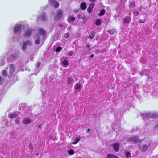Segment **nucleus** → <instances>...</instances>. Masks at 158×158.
I'll list each match as a JSON object with an SVG mask.
<instances>
[{
    "instance_id": "obj_1",
    "label": "nucleus",
    "mask_w": 158,
    "mask_h": 158,
    "mask_svg": "<svg viewBox=\"0 0 158 158\" xmlns=\"http://www.w3.org/2000/svg\"><path fill=\"white\" fill-rule=\"evenodd\" d=\"M150 145V143L147 140L142 139L139 141V148L143 152H145Z\"/></svg>"
},
{
    "instance_id": "obj_2",
    "label": "nucleus",
    "mask_w": 158,
    "mask_h": 158,
    "mask_svg": "<svg viewBox=\"0 0 158 158\" xmlns=\"http://www.w3.org/2000/svg\"><path fill=\"white\" fill-rule=\"evenodd\" d=\"M63 15L62 10L61 9H59L56 15L54 18V19L56 21L59 20L62 16Z\"/></svg>"
},
{
    "instance_id": "obj_3",
    "label": "nucleus",
    "mask_w": 158,
    "mask_h": 158,
    "mask_svg": "<svg viewBox=\"0 0 158 158\" xmlns=\"http://www.w3.org/2000/svg\"><path fill=\"white\" fill-rule=\"evenodd\" d=\"M21 25H17L14 28V32L15 33L17 34H19L21 33Z\"/></svg>"
},
{
    "instance_id": "obj_4",
    "label": "nucleus",
    "mask_w": 158,
    "mask_h": 158,
    "mask_svg": "<svg viewBox=\"0 0 158 158\" xmlns=\"http://www.w3.org/2000/svg\"><path fill=\"white\" fill-rule=\"evenodd\" d=\"M127 141L128 142H132L134 143H135L138 141L137 137L135 136H133L128 138Z\"/></svg>"
},
{
    "instance_id": "obj_5",
    "label": "nucleus",
    "mask_w": 158,
    "mask_h": 158,
    "mask_svg": "<svg viewBox=\"0 0 158 158\" xmlns=\"http://www.w3.org/2000/svg\"><path fill=\"white\" fill-rule=\"evenodd\" d=\"M49 2L55 8H57L59 7V3L56 0H49Z\"/></svg>"
},
{
    "instance_id": "obj_6",
    "label": "nucleus",
    "mask_w": 158,
    "mask_h": 158,
    "mask_svg": "<svg viewBox=\"0 0 158 158\" xmlns=\"http://www.w3.org/2000/svg\"><path fill=\"white\" fill-rule=\"evenodd\" d=\"M112 147L114 150L115 152H118L119 149V145L118 143H114L112 145Z\"/></svg>"
},
{
    "instance_id": "obj_7",
    "label": "nucleus",
    "mask_w": 158,
    "mask_h": 158,
    "mask_svg": "<svg viewBox=\"0 0 158 158\" xmlns=\"http://www.w3.org/2000/svg\"><path fill=\"white\" fill-rule=\"evenodd\" d=\"M38 33L39 34L41 35L43 37H44L46 35V32L45 31L42 29H39Z\"/></svg>"
},
{
    "instance_id": "obj_8",
    "label": "nucleus",
    "mask_w": 158,
    "mask_h": 158,
    "mask_svg": "<svg viewBox=\"0 0 158 158\" xmlns=\"http://www.w3.org/2000/svg\"><path fill=\"white\" fill-rule=\"evenodd\" d=\"M131 20V16H126L123 19V22L125 23H129Z\"/></svg>"
},
{
    "instance_id": "obj_9",
    "label": "nucleus",
    "mask_w": 158,
    "mask_h": 158,
    "mask_svg": "<svg viewBox=\"0 0 158 158\" xmlns=\"http://www.w3.org/2000/svg\"><path fill=\"white\" fill-rule=\"evenodd\" d=\"M94 4L93 3H90L87 9L88 13H91L92 10L94 6Z\"/></svg>"
},
{
    "instance_id": "obj_10",
    "label": "nucleus",
    "mask_w": 158,
    "mask_h": 158,
    "mask_svg": "<svg viewBox=\"0 0 158 158\" xmlns=\"http://www.w3.org/2000/svg\"><path fill=\"white\" fill-rule=\"evenodd\" d=\"M32 29H28L27 30L25 33L24 34V35L25 36H30L31 34Z\"/></svg>"
},
{
    "instance_id": "obj_11",
    "label": "nucleus",
    "mask_w": 158,
    "mask_h": 158,
    "mask_svg": "<svg viewBox=\"0 0 158 158\" xmlns=\"http://www.w3.org/2000/svg\"><path fill=\"white\" fill-rule=\"evenodd\" d=\"M15 65L13 64H11L10 66L9 73L10 75H12L13 73L14 72Z\"/></svg>"
},
{
    "instance_id": "obj_12",
    "label": "nucleus",
    "mask_w": 158,
    "mask_h": 158,
    "mask_svg": "<svg viewBox=\"0 0 158 158\" xmlns=\"http://www.w3.org/2000/svg\"><path fill=\"white\" fill-rule=\"evenodd\" d=\"M22 122L24 124H27L31 123V121L29 118H25L22 121Z\"/></svg>"
},
{
    "instance_id": "obj_13",
    "label": "nucleus",
    "mask_w": 158,
    "mask_h": 158,
    "mask_svg": "<svg viewBox=\"0 0 158 158\" xmlns=\"http://www.w3.org/2000/svg\"><path fill=\"white\" fill-rule=\"evenodd\" d=\"M41 19L43 21H45L46 20L47 18L46 14L44 12H43L41 13Z\"/></svg>"
},
{
    "instance_id": "obj_14",
    "label": "nucleus",
    "mask_w": 158,
    "mask_h": 158,
    "mask_svg": "<svg viewBox=\"0 0 158 158\" xmlns=\"http://www.w3.org/2000/svg\"><path fill=\"white\" fill-rule=\"evenodd\" d=\"M80 8L82 10H85L86 8V4L85 2H82L80 5Z\"/></svg>"
},
{
    "instance_id": "obj_15",
    "label": "nucleus",
    "mask_w": 158,
    "mask_h": 158,
    "mask_svg": "<svg viewBox=\"0 0 158 158\" xmlns=\"http://www.w3.org/2000/svg\"><path fill=\"white\" fill-rule=\"evenodd\" d=\"M75 18L73 16L69 17L67 19L68 22H73L75 21Z\"/></svg>"
},
{
    "instance_id": "obj_16",
    "label": "nucleus",
    "mask_w": 158,
    "mask_h": 158,
    "mask_svg": "<svg viewBox=\"0 0 158 158\" xmlns=\"http://www.w3.org/2000/svg\"><path fill=\"white\" fill-rule=\"evenodd\" d=\"M37 38L36 40L35 41V43L36 44H39L40 42V36L39 35H37Z\"/></svg>"
},
{
    "instance_id": "obj_17",
    "label": "nucleus",
    "mask_w": 158,
    "mask_h": 158,
    "mask_svg": "<svg viewBox=\"0 0 158 158\" xmlns=\"http://www.w3.org/2000/svg\"><path fill=\"white\" fill-rule=\"evenodd\" d=\"M62 64L64 66L66 67L68 65L69 63L67 60V58H66L62 61Z\"/></svg>"
},
{
    "instance_id": "obj_18",
    "label": "nucleus",
    "mask_w": 158,
    "mask_h": 158,
    "mask_svg": "<svg viewBox=\"0 0 158 158\" xmlns=\"http://www.w3.org/2000/svg\"><path fill=\"white\" fill-rule=\"evenodd\" d=\"M107 158H118V157L115 155H111L109 153L107 155Z\"/></svg>"
},
{
    "instance_id": "obj_19",
    "label": "nucleus",
    "mask_w": 158,
    "mask_h": 158,
    "mask_svg": "<svg viewBox=\"0 0 158 158\" xmlns=\"http://www.w3.org/2000/svg\"><path fill=\"white\" fill-rule=\"evenodd\" d=\"M105 12V10L104 9L101 10L100 11L99 14H98V16H100L103 15Z\"/></svg>"
},
{
    "instance_id": "obj_20",
    "label": "nucleus",
    "mask_w": 158,
    "mask_h": 158,
    "mask_svg": "<svg viewBox=\"0 0 158 158\" xmlns=\"http://www.w3.org/2000/svg\"><path fill=\"white\" fill-rule=\"evenodd\" d=\"M115 30H116L115 29H113L110 30H108L107 31L108 32V33L109 34H114V33H115V32H116Z\"/></svg>"
},
{
    "instance_id": "obj_21",
    "label": "nucleus",
    "mask_w": 158,
    "mask_h": 158,
    "mask_svg": "<svg viewBox=\"0 0 158 158\" xmlns=\"http://www.w3.org/2000/svg\"><path fill=\"white\" fill-rule=\"evenodd\" d=\"M101 23V20L100 19H97L95 22V24L97 25H99Z\"/></svg>"
},
{
    "instance_id": "obj_22",
    "label": "nucleus",
    "mask_w": 158,
    "mask_h": 158,
    "mask_svg": "<svg viewBox=\"0 0 158 158\" xmlns=\"http://www.w3.org/2000/svg\"><path fill=\"white\" fill-rule=\"evenodd\" d=\"M80 139V138L79 137L77 138L75 140V141L74 142H72V144H77L79 142Z\"/></svg>"
},
{
    "instance_id": "obj_23",
    "label": "nucleus",
    "mask_w": 158,
    "mask_h": 158,
    "mask_svg": "<svg viewBox=\"0 0 158 158\" xmlns=\"http://www.w3.org/2000/svg\"><path fill=\"white\" fill-rule=\"evenodd\" d=\"M95 35V33L94 32L92 33L91 35H89L88 36V38H89L91 40L93 39Z\"/></svg>"
},
{
    "instance_id": "obj_24",
    "label": "nucleus",
    "mask_w": 158,
    "mask_h": 158,
    "mask_svg": "<svg viewBox=\"0 0 158 158\" xmlns=\"http://www.w3.org/2000/svg\"><path fill=\"white\" fill-rule=\"evenodd\" d=\"M17 115L15 114H11L9 115V117L11 119L15 118L17 116Z\"/></svg>"
},
{
    "instance_id": "obj_25",
    "label": "nucleus",
    "mask_w": 158,
    "mask_h": 158,
    "mask_svg": "<svg viewBox=\"0 0 158 158\" xmlns=\"http://www.w3.org/2000/svg\"><path fill=\"white\" fill-rule=\"evenodd\" d=\"M27 45L26 43H25V42H23V45L22 48V49L23 50H24L26 49V46Z\"/></svg>"
},
{
    "instance_id": "obj_26",
    "label": "nucleus",
    "mask_w": 158,
    "mask_h": 158,
    "mask_svg": "<svg viewBox=\"0 0 158 158\" xmlns=\"http://www.w3.org/2000/svg\"><path fill=\"white\" fill-rule=\"evenodd\" d=\"M68 153L69 155H73L74 153V151L73 150L70 149L68 151Z\"/></svg>"
},
{
    "instance_id": "obj_27",
    "label": "nucleus",
    "mask_w": 158,
    "mask_h": 158,
    "mask_svg": "<svg viewBox=\"0 0 158 158\" xmlns=\"http://www.w3.org/2000/svg\"><path fill=\"white\" fill-rule=\"evenodd\" d=\"M68 80V85H69L72 83L73 79L70 77H68L67 78Z\"/></svg>"
},
{
    "instance_id": "obj_28",
    "label": "nucleus",
    "mask_w": 158,
    "mask_h": 158,
    "mask_svg": "<svg viewBox=\"0 0 158 158\" xmlns=\"http://www.w3.org/2000/svg\"><path fill=\"white\" fill-rule=\"evenodd\" d=\"M125 154L126 157L127 158L131 156V154L129 152H125Z\"/></svg>"
},
{
    "instance_id": "obj_29",
    "label": "nucleus",
    "mask_w": 158,
    "mask_h": 158,
    "mask_svg": "<svg viewBox=\"0 0 158 158\" xmlns=\"http://www.w3.org/2000/svg\"><path fill=\"white\" fill-rule=\"evenodd\" d=\"M81 87V85L78 83L76 84V85L75 86V88L76 89H79Z\"/></svg>"
},
{
    "instance_id": "obj_30",
    "label": "nucleus",
    "mask_w": 158,
    "mask_h": 158,
    "mask_svg": "<svg viewBox=\"0 0 158 158\" xmlns=\"http://www.w3.org/2000/svg\"><path fill=\"white\" fill-rule=\"evenodd\" d=\"M2 75L3 76H4L5 77L7 76L6 71V70H3L2 71Z\"/></svg>"
},
{
    "instance_id": "obj_31",
    "label": "nucleus",
    "mask_w": 158,
    "mask_h": 158,
    "mask_svg": "<svg viewBox=\"0 0 158 158\" xmlns=\"http://www.w3.org/2000/svg\"><path fill=\"white\" fill-rule=\"evenodd\" d=\"M62 49L61 47L59 46L57 47L56 49V52H58L60 51Z\"/></svg>"
},
{
    "instance_id": "obj_32",
    "label": "nucleus",
    "mask_w": 158,
    "mask_h": 158,
    "mask_svg": "<svg viewBox=\"0 0 158 158\" xmlns=\"http://www.w3.org/2000/svg\"><path fill=\"white\" fill-rule=\"evenodd\" d=\"M25 42L27 44H28L29 45H32V42L30 40H27Z\"/></svg>"
},
{
    "instance_id": "obj_33",
    "label": "nucleus",
    "mask_w": 158,
    "mask_h": 158,
    "mask_svg": "<svg viewBox=\"0 0 158 158\" xmlns=\"http://www.w3.org/2000/svg\"><path fill=\"white\" fill-rule=\"evenodd\" d=\"M64 37L65 38H68L69 37V34L68 33H65L64 35Z\"/></svg>"
},
{
    "instance_id": "obj_34",
    "label": "nucleus",
    "mask_w": 158,
    "mask_h": 158,
    "mask_svg": "<svg viewBox=\"0 0 158 158\" xmlns=\"http://www.w3.org/2000/svg\"><path fill=\"white\" fill-rule=\"evenodd\" d=\"M41 64V63L38 62L35 65L37 68H39Z\"/></svg>"
},
{
    "instance_id": "obj_35",
    "label": "nucleus",
    "mask_w": 158,
    "mask_h": 158,
    "mask_svg": "<svg viewBox=\"0 0 158 158\" xmlns=\"http://www.w3.org/2000/svg\"><path fill=\"white\" fill-rule=\"evenodd\" d=\"M73 54V52L72 51H69V55L70 56H72Z\"/></svg>"
},
{
    "instance_id": "obj_36",
    "label": "nucleus",
    "mask_w": 158,
    "mask_h": 158,
    "mask_svg": "<svg viewBox=\"0 0 158 158\" xmlns=\"http://www.w3.org/2000/svg\"><path fill=\"white\" fill-rule=\"evenodd\" d=\"M133 13L134 14V15L135 16L138 15L139 14V12L137 11H135V12H133Z\"/></svg>"
},
{
    "instance_id": "obj_37",
    "label": "nucleus",
    "mask_w": 158,
    "mask_h": 158,
    "mask_svg": "<svg viewBox=\"0 0 158 158\" xmlns=\"http://www.w3.org/2000/svg\"><path fill=\"white\" fill-rule=\"evenodd\" d=\"M139 23H144V21H143L142 20L140 19L139 20Z\"/></svg>"
},
{
    "instance_id": "obj_38",
    "label": "nucleus",
    "mask_w": 158,
    "mask_h": 158,
    "mask_svg": "<svg viewBox=\"0 0 158 158\" xmlns=\"http://www.w3.org/2000/svg\"><path fill=\"white\" fill-rule=\"evenodd\" d=\"M59 26L61 28H63V25L62 24L60 25Z\"/></svg>"
},
{
    "instance_id": "obj_39",
    "label": "nucleus",
    "mask_w": 158,
    "mask_h": 158,
    "mask_svg": "<svg viewBox=\"0 0 158 158\" xmlns=\"http://www.w3.org/2000/svg\"><path fill=\"white\" fill-rule=\"evenodd\" d=\"M90 2H95L96 1V0H89Z\"/></svg>"
},
{
    "instance_id": "obj_40",
    "label": "nucleus",
    "mask_w": 158,
    "mask_h": 158,
    "mask_svg": "<svg viewBox=\"0 0 158 158\" xmlns=\"http://www.w3.org/2000/svg\"><path fill=\"white\" fill-rule=\"evenodd\" d=\"M90 131V129L89 128H88L87 131V133H89Z\"/></svg>"
},
{
    "instance_id": "obj_41",
    "label": "nucleus",
    "mask_w": 158,
    "mask_h": 158,
    "mask_svg": "<svg viewBox=\"0 0 158 158\" xmlns=\"http://www.w3.org/2000/svg\"><path fill=\"white\" fill-rule=\"evenodd\" d=\"M94 56V55L93 54H92L90 56V58L91 57H93Z\"/></svg>"
},
{
    "instance_id": "obj_42",
    "label": "nucleus",
    "mask_w": 158,
    "mask_h": 158,
    "mask_svg": "<svg viewBox=\"0 0 158 158\" xmlns=\"http://www.w3.org/2000/svg\"><path fill=\"white\" fill-rule=\"evenodd\" d=\"M157 115H153V116H152V117H153V118H155V117H157Z\"/></svg>"
},
{
    "instance_id": "obj_43",
    "label": "nucleus",
    "mask_w": 158,
    "mask_h": 158,
    "mask_svg": "<svg viewBox=\"0 0 158 158\" xmlns=\"http://www.w3.org/2000/svg\"><path fill=\"white\" fill-rule=\"evenodd\" d=\"M2 77H0V84H1L2 81Z\"/></svg>"
},
{
    "instance_id": "obj_44",
    "label": "nucleus",
    "mask_w": 158,
    "mask_h": 158,
    "mask_svg": "<svg viewBox=\"0 0 158 158\" xmlns=\"http://www.w3.org/2000/svg\"><path fill=\"white\" fill-rule=\"evenodd\" d=\"M86 46L87 48H89L90 47V45H86Z\"/></svg>"
},
{
    "instance_id": "obj_45",
    "label": "nucleus",
    "mask_w": 158,
    "mask_h": 158,
    "mask_svg": "<svg viewBox=\"0 0 158 158\" xmlns=\"http://www.w3.org/2000/svg\"><path fill=\"white\" fill-rule=\"evenodd\" d=\"M41 127V126L40 125H39L38 126V127H39V128H40Z\"/></svg>"
}]
</instances>
